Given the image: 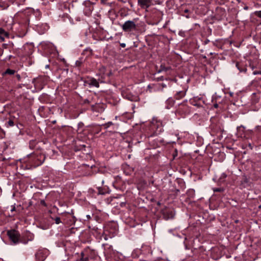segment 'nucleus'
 Instances as JSON below:
<instances>
[{"mask_svg":"<svg viewBox=\"0 0 261 261\" xmlns=\"http://www.w3.org/2000/svg\"><path fill=\"white\" fill-rule=\"evenodd\" d=\"M162 86H163V87H166V85L164 84H162Z\"/></svg>","mask_w":261,"mask_h":261,"instance_id":"obj_35","label":"nucleus"},{"mask_svg":"<svg viewBox=\"0 0 261 261\" xmlns=\"http://www.w3.org/2000/svg\"><path fill=\"white\" fill-rule=\"evenodd\" d=\"M6 125L7 127L13 126L14 125V122L13 120L10 119Z\"/></svg>","mask_w":261,"mask_h":261,"instance_id":"obj_15","label":"nucleus"},{"mask_svg":"<svg viewBox=\"0 0 261 261\" xmlns=\"http://www.w3.org/2000/svg\"><path fill=\"white\" fill-rule=\"evenodd\" d=\"M125 44H124V43H123V44H121V46H122V47H125Z\"/></svg>","mask_w":261,"mask_h":261,"instance_id":"obj_34","label":"nucleus"},{"mask_svg":"<svg viewBox=\"0 0 261 261\" xmlns=\"http://www.w3.org/2000/svg\"><path fill=\"white\" fill-rule=\"evenodd\" d=\"M214 106L215 108H217L218 107V105L217 103H216L214 105Z\"/></svg>","mask_w":261,"mask_h":261,"instance_id":"obj_27","label":"nucleus"},{"mask_svg":"<svg viewBox=\"0 0 261 261\" xmlns=\"http://www.w3.org/2000/svg\"><path fill=\"white\" fill-rule=\"evenodd\" d=\"M158 80H160V81L163 80V76H161V77H159V78H158Z\"/></svg>","mask_w":261,"mask_h":261,"instance_id":"obj_28","label":"nucleus"},{"mask_svg":"<svg viewBox=\"0 0 261 261\" xmlns=\"http://www.w3.org/2000/svg\"><path fill=\"white\" fill-rule=\"evenodd\" d=\"M181 11H182L184 13H191L190 12V11L188 9H187V8L184 9V8H182L181 9Z\"/></svg>","mask_w":261,"mask_h":261,"instance_id":"obj_17","label":"nucleus"},{"mask_svg":"<svg viewBox=\"0 0 261 261\" xmlns=\"http://www.w3.org/2000/svg\"><path fill=\"white\" fill-rule=\"evenodd\" d=\"M9 34L3 29L0 28V39L4 41L6 38H9Z\"/></svg>","mask_w":261,"mask_h":261,"instance_id":"obj_8","label":"nucleus"},{"mask_svg":"<svg viewBox=\"0 0 261 261\" xmlns=\"http://www.w3.org/2000/svg\"><path fill=\"white\" fill-rule=\"evenodd\" d=\"M236 66L240 72H246L247 71V68L245 66L238 62L236 63Z\"/></svg>","mask_w":261,"mask_h":261,"instance_id":"obj_12","label":"nucleus"},{"mask_svg":"<svg viewBox=\"0 0 261 261\" xmlns=\"http://www.w3.org/2000/svg\"><path fill=\"white\" fill-rule=\"evenodd\" d=\"M226 177L227 174L225 173H223L220 177V179L221 180H223L225 178H226Z\"/></svg>","mask_w":261,"mask_h":261,"instance_id":"obj_16","label":"nucleus"},{"mask_svg":"<svg viewBox=\"0 0 261 261\" xmlns=\"http://www.w3.org/2000/svg\"><path fill=\"white\" fill-rule=\"evenodd\" d=\"M105 69V67H102V69H101V72H103V70H104Z\"/></svg>","mask_w":261,"mask_h":261,"instance_id":"obj_33","label":"nucleus"},{"mask_svg":"<svg viewBox=\"0 0 261 261\" xmlns=\"http://www.w3.org/2000/svg\"><path fill=\"white\" fill-rule=\"evenodd\" d=\"M185 16L186 17H187L188 18H190V16L189 15H186Z\"/></svg>","mask_w":261,"mask_h":261,"instance_id":"obj_31","label":"nucleus"},{"mask_svg":"<svg viewBox=\"0 0 261 261\" xmlns=\"http://www.w3.org/2000/svg\"><path fill=\"white\" fill-rule=\"evenodd\" d=\"M84 102H85V103H86V102L88 103L89 102V100L88 99H86V100H85Z\"/></svg>","mask_w":261,"mask_h":261,"instance_id":"obj_32","label":"nucleus"},{"mask_svg":"<svg viewBox=\"0 0 261 261\" xmlns=\"http://www.w3.org/2000/svg\"><path fill=\"white\" fill-rule=\"evenodd\" d=\"M82 62L81 60H77L75 62V65L76 66L80 67L81 66Z\"/></svg>","mask_w":261,"mask_h":261,"instance_id":"obj_19","label":"nucleus"},{"mask_svg":"<svg viewBox=\"0 0 261 261\" xmlns=\"http://www.w3.org/2000/svg\"><path fill=\"white\" fill-rule=\"evenodd\" d=\"M136 19L126 21L121 26L122 29L124 32H131L137 29V25L136 23Z\"/></svg>","mask_w":261,"mask_h":261,"instance_id":"obj_1","label":"nucleus"},{"mask_svg":"<svg viewBox=\"0 0 261 261\" xmlns=\"http://www.w3.org/2000/svg\"><path fill=\"white\" fill-rule=\"evenodd\" d=\"M7 234L13 244H16L19 242L20 234L17 231L14 229L9 230Z\"/></svg>","mask_w":261,"mask_h":261,"instance_id":"obj_2","label":"nucleus"},{"mask_svg":"<svg viewBox=\"0 0 261 261\" xmlns=\"http://www.w3.org/2000/svg\"><path fill=\"white\" fill-rule=\"evenodd\" d=\"M171 68L170 67H165L164 65H161L160 69L158 70V72L160 73L162 71H167L170 70Z\"/></svg>","mask_w":261,"mask_h":261,"instance_id":"obj_13","label":"nucleus"},{"mask_svg":"<svg viewBox=\"0 0 261 261\" xmlns=\"http://www.w3.org/2000/svg\"><path fill=\"white\" fill-rule=\"evenodd\" d=\"M154 133L158 135L163 132V128L161 122H157L152 126V129H155Z\"/></svg>","mask_w":261,"mask_h":261,"instance_id":"obj_5","label":"nucleus"},{"mask_svg":"<svg viewBox=\"0 0 261 261\" xmlns=\"http://www.w3.org/2000/svg\"><path fill=\"white\" fill-rule=\"evenodd\" d=\"M241 127L240 126V127H237V129H238V131L239 132L241 130Z\"/></svg>","mask_w":261,"mask_h":261,"instance_id":"obj_29","label":"nucleus"},{"mask_svg":"<svg viewBox=\"0 0 261 261\" xmlns=\"http://www.w3.org/2000/svg\"><path fill=\"white\" fill-rule=\"evenodd\" d=\"M164 215L166 219H168L173 218L174 217V214L172 211L168 210L165 213Z\"/></svg>","mask_w":261,"mask_h":261,"instance_id":"obj_11","label":"nucleus"},{"mask_svg":"<svg viewBox=\"0 0 261 261\" xmlns=\"http://www.w3.org/2000/svg\"><path fill=\"white\" fill-rule=\"evenodd\" d=\"M255 14L256 16L259 17H261V11H256L255 12Z\"/></svg>","mask_w":261,"mask_h":261,"instance_id":"obj_21","label":"nucleus"},{"mask_svg":"<svg viewBox=\"0 0 261 261\" xmlns=\"http://www.w3.org/2000/svg\"><path fill=\"white\" fill-rule=\"evenodd\" d=\"M86 217L88 219H89L90 218V215H87Z\"/></svg>","mask_w":261,"mask_h":261,"instance_id":"obj_36","label":"nucleus"},{"mask_svg":"<svg viewBox=\"0 0 261 261\" xmlns=\"http://www.w3.org/2000/svg\"><path fill=\"white\" fill-rule=\"evenodd\" d=\"M186 94V90H182L177 92L174 96L176 100H179L185 96Z\"/></svg>","mask_w":261,"mask_h":261,"instance_id":"obj_9","label":"nucleus"},{"mask_svg":"<svg viewBox=\"0 0 261 261\" xmlns=\"http://www.w3.org/2000/svg\"><path fill=\"white\" fill-rule=\"evenodd\" d=\"M55 221L56 224H58L60 223H61V221L60 217H56L55 219Z\"/></svg>","mask_w":261,"mask_h":261,"instance_id":"obj_18","label":"nucleus"},{"mask_svg":"<svg viewBox=\"0 0 261 261\" xmlns=\"http://www.w3.org/2000/svg\"><path fill=\"white\" fill-rule=\"evenodd\" d=\"M152 0H138L139 5L142 8H149L152 2Z\"/></svg>","mask_w":261,"mask_h":261,"instance_id":"obj_7","label":"nucleus"},{"mask_svg":"<svg viewBox=\"0 0 261 261\" xmlns=\"http://www.w3.org/2000/svg\"><path fill=\"white\" fill-rule=\"evenodd\" d=\"M253 74L254 75H256V74H261V71H255L253 72Z\"/></svg>","mask_w":261,"mask_h":261,"instance_id":"obj_22","label":"nucleus"},{"mask_svg":"<svg viewBox=\"0 0 261 261\" xmlns=\"http://www.w3.org/2000/svg\"><path fill=\"white\" fill-rule=\"evenodd\" d=\"M99 82L100 83H103V81L100 79L96 80L94 77H88L87 80L86 81V83L89 86L95 87L96 88L99 87Z\"/></svg>","mask_w":261,"mask_h":261,"instance_id":"obj_4","label":"nucleus"},{"mask_svg":"<svg viewBox=\"0 0 261 261\" xmlns=\"http://www.w3.org/2000/svg\"><path fill=\"white\" fill-rule=\"evenodd\" d=\"M16 77H17V80H18V81H20V79H21V76H20V75L19 74H16Z\"/></svg>","mask_w":261,"mask_h":261,"instance_id":"obj_23","label":"nucleus"},{"mask_svg":"<svg viewBox=\"0 0 261 261\" xmlns=\"http://www.w3.org/2000/svg\"><path fill=\"white\" fill-rule=\"evenodd\" d=\"M102 182V184H103V182H104L103 180H102V182Z\"/></svg>","mask_w":261,"mask_h":261,"instance_id":"obj_37","label":"nucleus"},{"mask_svg":"<svg viewBox=\"0 0 261 261\" xmlns=\"http://www.w3.org/2000/svg\"><path fill=\"white\" fill-rule=\"evenodd\" d=\"M187 100L185 101L184 102L178 105L176 112L177 114L184 115L189 112V107L186 104Z\"/></svg>","mask_w":261,"mask_h":261,"instance_id":"obj_3","label":"nucleus"},{"mask_svg":"<svg viewBox=\"0 0 261 261\" xmlns=\"http://www.w3.org/2000/svg\"><path fill=\"white\" fill-rule=\"evenodd\" d=\"M15 72V71L14 70L10 69H7L5 72H4V74H13Z\"/></svg>","mask_w":261,"mask_h":261,"instance_id":"obj_14","label":"nucleus"},{"mask_svg":"<svg viewBox=\"0 0 261 261\" xmlns=\"http://www.w3.org/2000/svg\"><path fill=\"white\" fill-rule=\"evenodd\" d=\"M80 261H88V258H81Z\"/></svg>","mask_w":261,"mask_h":261,"instance_id":"obj_25","label":"nucleus"},{"mask_svg":"<svg viewBox=\"0 0 261 261\" xmlns=\"http://www.w3.org/2000/svg\"><path fill=\"white\" fill-rule=\"evenodd\" d=\"M46 250H38L36 253V258L39 261H43L46 257Z\"/></svg>","mask_w":261,"mask_h":261,"instance_id":"obj_6","label":"nucleus"},{"mask_svg":"<svg viewBox=\"0 0 261 261\" xmlns=\"http://www.w3.org/2000/svg\"><path fill=\"white\" fill-rule=\"evenodd\" d=\"M175 103V100L172 97H169L168 98V99L166 101V108L168 109H170L173 106Z\"/></svg>","mask_w":261,"mask_h":261,"instance_id":"obj_10","label":"nucleus"},{"mask_svg":"<svg viewBox=\"0 0 261 261\" xmlns=\"http://www.w3.org/2000/svg\"><path fill=\"white\" fill-rule=\"evenodd\" d=\"M214 191L215 192H220V191H221V189L217 188V189L214 190Z\"/></svg>","mask_w":261,"mask_h":261,"instance_id":"obj_26","label":"nucleus"},{"mask_svg":"<svg viewBox=\"0 0 261 261\" xmlns=\"http://www.w3.org/2000/svg\"><path fill=\"white\" fill-rule=\"evenodd\" d=\"M15 210V207L14 206L11 210V212H13Z\"/></svg>","mask_w":261,"mask_h":261,"instance_id":"obj_30","label":"nucleus"},{"mask_svg":"<svg viewBox=\"0 0 261 261\" xmlns=\"http://www.w3.org/2000/svg\"><path fill=\"white\" fill-rule=\"evenodd\" d=\"M113 124V123H112V122L109 121L108 123H106L104 125L106 126V128H108Z\"/></svg>","mask_w":261,"mask_h":261,"instance_id":"obj_20","label":"nucleus"},{"mask_svg":"<svg viewBox=\"0 0 261 261\" xmlns=\"http://www.w3.org/2000/svg\"><path fill=\"white\" fill-rule=\"evenodd\" d=\"M177 155V150H175V153L173 154V158L175 159V156Z\"/></svg>","mask_w":261,"mask_h":261,"instance_id":"obj_24","label":"nucleus"}]
</instances>
